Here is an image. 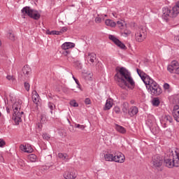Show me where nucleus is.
I'll return each instance as SVG.
<instances>
[{
    "label": "nucleus",
    "mask_w": 179,
    "mask_h": 179,
    "mask_svg": "<svg viewBox=\"0 0 179 179\" xmlns=\"http://www.w3.org/2000/svg\"><path fill=\"white\" fill-rule=\"evenodd\" d=\"M117 73L115 76V79L117 82L118 86L122 89H127L130 87L129 85L134 87L135 86V82L131 76V73L124 67H120L116 69Z\"/></svg>",
    "instance_id": "1"
},
{
    "label": "nucleus",
    "mask_w": 179,
    "mask_h": 179,
    "mask_svg": "<svg viewBox=\"0 0 179 179\" xmlns=\"http://www.w3.org/2000/svg\"><path fill=\"white\" fill-rule=\"evenodd\" d=\"M137 73L145 83L148 92H150L152 96H160L163 93L160 85L154 81L150 76L146 75V73H143L139 69H137Z\"/></svg>",
    "instance_id": "2"
},
{
    "label": "nucleus",
    "mask_w": 179,
    "mask_h": 179,
    "mask_svg": "<svg viewBox=\"0 0 179 179\" xmlns=\"http://www.w3.org/2000/svg\"><path fill=\"white\" fill-rule=\"evenodd\" d=\"M179 15V1L176 2L175 6L171 8L169 7L162 8V19L168 22L173 17H177Z\"/></svg>",
    "instance_id": "3"
},
{
    "label": "nucleus",
    "mask_w": 179,
    "mask_h": 179,
    "mask_svg": "<svg viewBox=\"0 0 179 179\" xmlns=\"http://www.w3.org/2000/svg\"><path fill=\"white\" fill-rule=\"evenodd\" d=\"M164 163L169 169L179 167V152L177 151L171 152L169 157H165Z\"/></svg>",
    "instance_id": "4"
},
{
    "label": "nucleus",
    "mask_w": 179,
    "mask_h": 179,
    "mask_svg": "<svg viewBox=\"0 0 179 179\" xmlns=\"http://www.w3.org/2000/svg\"><path fill=\"white\" fill-rule=\"evenodd\" d=\"M22 108V101H18L15 102L13 104V120L15 121L17 125H19V123L22 122V115H23V111H20Z\"/></svg>",
    "instance_id": "5"
},
{
    "label": "nucleus",
    "mask_w": 179,
    "mask_h": 179,
    "mask_svg": "<svg viewBox=\"0 0 179 179\" xmlns=\"http://www.w3.org/2000/svg\"><path fill=\"white\" fill-rule=\"evenodd\" d=\"M22 13L24 15H27L29 17H31V19H34V20H38V19H40V17H41L38 11L29 6L24 7L22 9Z\"/></svg>",
    "instance_id": "6"
},
{
    "label": "nucleus",
    "mask_w": 179,
    "mask_h": 179,
    "mask_svg": "<svg viewBox=\"0 0 179 179\" xmlns=\"http://www.w3.org/2000/svg\"><path fill=\"white\" fill-rule=\"evenodd\" d=\"M148 36V32L146 31V28L139 29L135 34V38L138 43H143L146 40Z\"/></svg>",
    "instance_id": "7"
},
{
    "label": "nucleus",
    "mask_w": 179,
    "mask_h": 179,
    "mask_svg": "<svg viewBox=\"0 0 179 179\" xmlns=\"http://www.w3.org/2000/svg\"><path fill=\"white\" fill-rule=\"evenodd\" d=\"M167 71L170 73H176V75H179V62L173 60L167 66Z\"/></svg>",
    "instance_id": "8"
},
{
    "label": "nucleus",
    "mask_w": 179,
    "mask_h": 179,
    "mask_svg": "<svg viewBox=\"0 0 179 179\" xmlns=\"http://www.w3.org/2000/svg\"><path fill=\"white\" fill-rule=\"evenodd\" d=\"M75 48V43H71V42H65L62 45V49L65 50L64 52V55H69V54H71V51L68 50L71 48Z\"/></svg>",
    "instance_id": "9"
},
{
    "label": "nucleus",
    "mask_w": 179,
    "mask_h": 179,
    "mask_svg": "<svg viewBox=\"0 0 179 179\" xmlns=\"http://www.w3.org/2000/svg\"><path fill=\"white\" fill-rule=\"evenodd\" d=\"M163 164V159L159 155H154L152 157V165L154 167H161Z\"/></svg>",
    "instance_id": "10"
},
{
    "label": "nucleus",
    "mask_w": 179,
    "mask_h": 179,
    "mask_svg": "<svg viewBox=\"0 0 179 179\" xmlns=\"http://www.w3.org/2000/svg\"><path fill=\"white\" fill-rule=\"evenodd\" d=\"M113 162H115V163H124V162H125V156H124V154L122 152L115 153Z\"/></svg>",
    "instance_id": "11"
},
{
    "label": "nucleus",
    "mask_w": 179,
    "mask_h": 179,
    "mask_svg": "<svg viewBox=\"0 0 179 179\" xmlns=\"http://www.w3.org/2000/svg\"><path fill=\"white\" fill-rule=\"evenodd\" d=\"M22 72L23 73L22 75L23 79H26L27 78H29L30 73H31V69L29 65H25L23 66Z\"/></svg>",
    "instance_id": "12"
},
{
    "label": "nucleus",
    "mask_w": 179,
    "mask_h": 179,
    "mask_svg": "<svg viewBox=\"0 0 179 179\" xmlns=\"http://www.w3.org/2000/svg\"><path fill=\"white\" fill-rule=\"evenodd\" d=\"M109 39L113 41L117 47H120V48H122V50L125 49V45L122 43L120 41L118 40V38H115V36L113 35L109 36Z\"/></svg>",
    "instance_id": "13"
},
{
    "label": "nucleus",
    "mask_w": 179,
    "mask_h": 179,
    "mask_svg": "<svg viewBox=\"0 0 179 179\" xmlns=\"http://www.w3.org/2000/svg\"><path fill=\"white\" fill-rule=\"evenodd\" d=\"M20 149L22 150V152H24V153H33L34 150L33 149V147L30 145L29 144L27 145H20Z\"/></svg>",
    "instance_id": "14"
},
{
    "label": "nucleus",
    "mask_w": 179,
    "mask_h": 179,
    "mask_svg": "<svg viewBox=\"0 0 179 179\" xmlns=\"http://www.w3.org/2000/svg\"><path fill=\"white\" fill-rule=\"evenodd\" d=\"M161 122L164 125V127H166V125H167V124H171V122H173V117L169 115H165L162 116Z\"/></svg>",
    "instance_id": "15"
},
{
    "label": "nucleus",
    "mask_w": 179,
    "mask_h": 179,
    "mask_svg": "<svg viewBox=\"0 0 179 179\" xmlns=\"http://www.w3.org/2000/svg\"><path fill=\"white\" fill-rule=\"evenodd\" d=\"M172 114L173 115V118H174L175 121H176L177 122H179V106H178V105H176L173 107Z\"/></svg>",
    "instance_id": "16"
},
{
    "label": "nucleus",
    "mask_w": 179,
    "mask_h": 179,
    "mask_svg": "<svg viewBox=\"0 0 179 179\" xmlns=\"http://www.w3.org/2000/svg\"><path fill=\"white\" fill-rule=\"evenodd\" d=\"M113 104H114V101H113V99H107L103 110L105 111H107V110H110L113 107Z\"/></svg>",
    "instance_id": "17"
},
{
    "label": "nucleus",
    "mask_w": 179,
    "mask_h": 179,
    "mask_svg": "<svg viewBox=\"0 0 179 179\" xmlns=\"http://www.w3.org/2000/svg\"><path fill=\"white\" fill-rule=\"evenodd\" d=\"M32 101L35 104H37L38 101H40V96L38 95V93H37V91L34 90L32 92Z\"/></svg>",
    "instance_id": "18"
},
{
    "label": "nucleus",
    "mask_w": 179,
    "mask_h": 179,
    "mask_svg": "<svg viewBox=\"0 0 179 179\" xmlns=\"http://www.w3.org/2000/svg\"><path fill=\"white\" fill-rule=\"evenodd\" d=\"M138 108L136 106H131L129 109V112H127V113H129V115H130V117H134V115H136V114H138Z\"/></svg>",
    "instance_id": "19"
},
{
    "label": "nucleus",
    "mask_w": 179,
    "mask_h": 179,
    "mask_svg": "<svg viewBox=\"0 0 179 179\" xmlns=\"http://www.w3.org/2000/svg\"><path fill=\"white\" fill-rule=\"evenodd\" d=\"M104 160L106 162H114V155L107 152L103 155Z\"/></svg>",
    "instance_id": "20"
},
{
    "label": "nucleus",
    "mask_w": 179,
    "mask_h": 179,
    "mask_svg": "<svg viewBox=\"0 0 179 179\" xmlns=\"http://www.w3.org/2000/svg\"><path fill=\"white\" fill-rule=\"evenodd\" d=\"M59 159H61V160H63L64 162H68L69 160V156L66 153H62L59 152L58 154Z\"/></svg>",
    "instance_id": "21"
},
{
    "label": "nucleus",
    "mask_w": 179,
    "mask_h": 179,
    "mask_svg": "<svg viewBox=\"0 0 179 179\" xmlns=\"http://www.w3.org/2000/svg\"><path fill=\"white\" fill-rule=\"evenodd\" d=\"M122 110L124 114H128L129 111V103L128 102L123 103Z\"/></svg>",
    "instance_id": "22"
},
{
    "label": "nucleus",
    "mask_w": 179,
    "mask_h": 179,
    "mask_svg": "<svg viewBox=\"0 0 179 179\" xmlns=\"http://www.w3.org/2000/svg\"><path fill=\"white\" fill-rule=\"evenodd\" d=\"M104 17H107V15L99 14L95 17V23H101V21L104 20Z\"/></svg>",
    "instance_id": "23"
},
{
    "label": "nucleus",
    "mask_w": 179,
    "mask_h": 179,
    "mask_svg": "<svg viewBox=\"0 0 179 179\" xmlns=\"http://www.w3.org/2000/svg\"><path fill=\"white\" fill-rule=\"evenodd\" d=\"M105 24L106 26H109V27H115V26H117V23H115V22H114L113 20H110V19H108L105 21Z\"/></svg>",
    "instance_id": "24"
},
{
    "label": "nucleus",
    "mask_w": 179,
    "mask_h": 179,
    "mask_svg": "<svg viewBox=\"0 0 179 179\" xmlns=\"http://www.w3.org/2000/svg\"><path fill=\"white\" fill-rule=\"evenodd\" d=\"M115 128L117 132H120V134H125L127 132V129H125L124 127L120 126V124H115Z\"/></svg>",
    "instance_id": "25"
},
{
    "label": "nucleus",
    "mask_w": 179,
    "mask_h": 179,
    "mask_svg": "<svg viewBox=\"0 0 179 179\" xmlns=\"http://www.w3.org/2000/svg\"><path fill=\"white\" fill-rule=\"evenodd\" d=\"M96 58V55L94 52H88V56H87V59H89V61H90L92 62V64H93V62H94V60Z\"/></svg>",
    "instance_id": "26"
},
{
    "label": "nucleus",
    "mask_w": 179,
    "mask_h": 179,
    "mask_svg": "<svg viewBox=\"0 0 179 179\" xmlns=\"http://www.w3.org/2000/svg\"><path fill=\"white\" fill-rule=\"evenodd\" d=\"M28 160L29 162H31L32 163H34L37 162V155L34 154H31L28 156Z\"/></svg>",
    "instance_id": "27"
},
{
    "label": "nucleus",
    "mask_w": 179,
    "mask_h": 179,
    "mask_svg": "<svg viewBox=\"0 0 179 179\" xmlns=\"http://www.w3.org/2000/svg\"><path fill=\"white\" fill-rule=\"evenodd\" d=\"M117 24L121 30H124V29H125V27H127V25L125 24V22H124V21H117Z\"/></svg>",
    "instance_id": "28"
},
{
    "label": "nucleus",
    "mask_w": 179,
    "mask_h": 179,
    "mask_svg": "<svg viewBox=\"0 0 179 179\" xmlns=\"http://www.w3.org/2000/svg\"><path fill=\"white\" fill-rule=\"evenodd\" d=\"M152 103L155 107H158V106L160 104V100L159 98H154L152 101Z\"/></svg>",
    "instance_id": "29"
},
{
    "label": "nucleus",
    "mask_w": 179,
    "mask_h": 179,
    "mask_svg": "<svg viewBox=\"0 0 179 179\" xmlns=\"http://www.w3.org/2000/svg\"><path fill=\"white\" fill-rule=\"evenodd\" d=\"M7 37H8V38H10V40L12 41H15V34L11 31L8 33Z\"/></svg>",
    "instance_id": "30"
},
{
    "label": "nucleus",
    "mask_w": 179,
    "mask_h": 179,
    "mask_svg": "<svg viewBox=\"0 0 179 179\" xmlns=\"http://www.w3.org/2000/svg\"><path fill=\"white\" fill-rule=\"evenodd\" d=\"M130 35H131V31L128 29H125L122 34V36H123V37H128V36H130Z\"/></svg>",
    "instance_id": "31"
},
{
    "label": "nucleus",
    "mask_w": 179,
    "mask_h": 179,
    "mask_svg": "<svg viewBox=\"0 0 179 179\" xmlns=\"http://www.w3.org/2000/svg\"><path fill=\"white\" fill-rule=\"evenodd\" d=\"M48 107L50 109L51 114H52V111H53L54 108H55V105H54L53 103L49 102Z\"/></svg>",
    "instance_id": "32"
},
{
    "label": "nucleus",
    "mask_w": 179,
    "mask_h": 179,
    "mask_svg": "<svg viewBox=\"0 0 179 179\" xmlns=\"http://www.w3.org/2000/svg\"><path fill=\"white\" fill-rule=\"evenodd\" d=\"M70 105L72 106L73 107H79V103H78L75 100L71 101Z\"/></svg>",
    "instance_id": "33"
},
{
    "label": "nucleus",
    "mask_w": 179,
    "mask_h": 179,
    "mask_svg": "<svg viewBox=\"0 0 179 179\" xmlns=\"http://www.w3.org/2000/svg\"><path fill=\"white\" fill-rule=\"evenodd\" d=\"M66 31H68V27H63L60 29V31H59V32L60 33V35L64 34V33H66Z\"/></svg>",
    "instance_id": "34"
},
{
    "label": "nucleus",
    "mask_w": 179,
    "mask_h": 179,
    "mask_svg": "<svg viewBox=\"0 0 179 179\" xmlns=\"http://www.w3.org/2000/svg\"><path fill=\"white\" fill-rule=\"evenodd\" d=\"M18 164H19V166H20V167H22V169H23V167H24V166H26V164H24V161H23V159H20L18 161Z\"/></svg>",
    "instance_id": "35"
},
{
    "label": "nucleus",
    "mask_w": 179,
    "mask_h": 179,
    "mask_svg": "<svg viewBox=\"0 0 179 179\" xmlns=\"http://www.w3.org/2000/svg\"><path fill=\"white\" fill-rule=\"evenodd\" d=\"M113 111L116 113V114H120L121 113V109L120 108V107L118 106H115L113 109Z\"/></svg>",
    "instance_id": "36"
},
{
    "label": "nucleus",
    "mask_w": 179,
    "mask_h": 179,
    "mask_svg": "<svg viewBox=\"0 0 179 179\" xmlns=\"http://www.w3.org/2000/svg\"><path fill=\"white\" fill-rule=\"evenodd\" d=\"M24 86L27 92H29V90H30V84H29V83H24Z\"/></svg>",
    "instance_id": "37"
},
{
    "label": "nucleus",
    "mask_w": 179,
    "mask_h": 179,
    "mask_svg": "<svg viewBox=\"0 0 179 179\" xmlns=\"http://www.w3.org/2000/svg\"><path fill=\"white\" fill-rule=\"evenodd\" d=\"M75 127H76V128H79L80 129H82L83 131V129H85V126L82 125V124H75Z\"/></svg>",
    "instance_id": "38"
},
{
    "label": "nucleus",
    "mask_w": 179,
    "mask_h": 179,
    "mask_svg": "<svg viewBox=\"0 0 179 179\" xmlns=\"http://www.w3.org/2000/svg\"><path fill=\"white\" fill-rule=\"evenodd\" d=\"M43 139H45V141H50V138L48 134H45V133L43 134Z\"/></svg>",
    "instance_id": "39"
},
{
    "label": "nucleus",
    "mask_w": 179,
    "mask_h": 179,
    "mask_svg": "<svg viewBox=\"0 0 179 179\" xmlns=\"http://www.w3.org/2000/svg\"><path fill=\"white\" fill-rule=\"evenodd\" d=\"M52 36L56 35V36H61L59 31H51L50 33Z\"/></svg>",
    "instance_id": "40"
},
{
    "label": "nucleus",
    "mask_w": 179,
    "mask_h": 179,
    "mask_svg": "<svg viewBox=\"0 0 179 179\" xmlns=\"http://www.w3.org/2000/svg\"><path fill=\"white\" fill-rule=\"evenodd\" d=\"M164 89H165V90H169L170 89V85H169V83H164Z\"/></svg>",
    "instance_id": "41"
},
{
    "label": "nucleus",
    "mask_w": 179,
    "mask_h": 179,
    "mask_svg": "<svg viewBox=\"0 0 179 179\" xmlns=\"http://www.w3.org/2000/svg\"><path fill=\"white\" fill-rule=\"evenodd\" d=\"M6 79H8V80H12V82L15 80V78H13L12 76H7Z\"/></svg>",
    "instance_id": "42"
},
{
    "label": "nucleus",
    "mask_w": 179,
    "mask_h": 179,
    "mask_svg": "<svg viewBox=\"0 0 179 179\" xmlns=\"http://www.w3.org/2000/svg\"><path fill=\"white\" fill-rule=\"evenodd\" d=\"M92 76H93V75L92 74H88V76H85V79L86 80H92Z\"/></svg>",
    "instance_id": "43"
},
{
    "label": "nucleus",
    "mask_w": 179,
    "mask_h": 179,
    "mask_svg": "<svg viewBox=\"0 0 179 179\" xmlns=\"http://www.w3.org/2000/svg\"><path fill=\"white\" fill-rule=\"evenodd\" d=\"M85 104H91L92 103V101L90 100V99L87 98L85 100Z\"/></svg>",
    "instance_id": "44"
},
{
    "label": "nucleus",
    "mask_w": 179,
    "mask_h": 179,
    "mask_svg": "<svg viewBox=\"0 0 179 179\" xmlns=\"http://www.w3.org/2000/svg\"><path fill=\"white\" fill-rule=\"evenodd\" d=\"M4 145H5V141H0V148H2V146H4Z\"/></svg>",
    "instance_id": "45"
},
{
    "label": "nucleus",
    "mask_w": 179,
    "mask_h": 179,
    "mask_svg": "<svg viewBox=\"0 0 179 179\" xmlns=\"http://www.w3.org/2000/svg\"><path fill=\"white\" fill-rule=\"evenodd\" d=\"M74 80H75L76 85H78V86L79 87V86H80V83H79V80L78 79H75Z\"/></svg>",
    "instance_id": "46"
},
{
    "label": "nucleus",
    "mask_w": 179,
    "mask_h": 179,
    "mask_svg": "<svg viewBox=\"0 0 179 179\" xmlns=\"http://www.w3.org/2000/svg\"><path fill=\"white\" fill-rule=\"evenodd\" d=\"M46 33H47V34L52 35V34H51V31H50V30H47Z\"/></svg>",
    "instance_id": "47"
},
{
    "label": "nucleus",
    "mask_w": 179,
    "mask_h": 179,
    "mask_svg": "<svg viewBox=\"0 0 179 179\" xmlns=\"http://www.w3.org/2000/svg\"><path fill=\"white\" fill-rule=\"evenodd\" d=\"M6 111L8 113V114H9V113H10V109H9L8 107L6 108Z\"/></svg>",
    "instance_id": "48"
},
{
    "label": "nucleus",
    "mask_w": 179,
    "mask_h": 179,
    "mask_svg": "<svg viewBox=\"0 0 179 179\" xmlns=\"http://www.w3.org/2000/svg\"><path fill=\"white\" fill-rule=\"evenodd\" d=\"M176 40H177V41H179V34L176 36Z\"/></svg>",
    "instance_id": "49"
},
{
    "label": "nucleus",
    "mask_w": 179,
    "mask_h": 179,
    "mask_svg": "<svg viewBox=\"0 0 179 179\" xmlns=\"http://www.w3.org/2000/svg\"><path fill=\"white\" fill-rule=\"evenodd\" d=\"M114 17H117V16H115V13H113Z\"/></svg>",
    "instance_id": "50"
},
{
    "label": "nucleus",
    "mask_w": 179,
    "mask_h": 179,
    "mask_svg": "<svg viewBox=\"0 0 179 179\" xmlns=\"http://www.w3.org/2000/svg\"><path fill=\"white\" fill-rule=\"evenodd\" d=\"M73 79L75 80V79H76V78H75V76H73Z\"/></svg>",
    "instance_id": "51"
},
{
    "label": "nucleus",
    "mask_w": 179,
    "mask_h": 179,
    "mask_svg": "<svg viewBox=\"0 0 179 179\" xmlns=\"http://www.w3.org/2000/svg\"><path fill=\"white\" fill-rule=\"evenodd\" d=\"M1 41H0V45H1Z\"/></svg>",
    "instance_id": "52"
},
{
    "label": "nucleus",
    "mask_w": 179,
    "mask_h": 179,
    "mask_svg": "<svg viewBox=\"0 0 179 179\" xmlns=\"http://www.w3.org/2000/svg\"><path fill=\"white\" fill-rule=\"evenodd\" d=\"M10 97H12V96H11V95H10Z\"/></svg>",
    "instance_id": "53"
},
{
    "label": "nucleus",
    "mask_w": 179,
    "mask_h": 179,
    "mask_svg": "<svg viewBox=\"0 0 179 179\" xmlns=\"http://www.w3.org/2000/svg\"><path fill=\"white\" fill-rule=\"evenodd\" d=\"M0 117H1V113H0Z\"/></svg>",
    "instance_id": "54"
}]
</instances>
